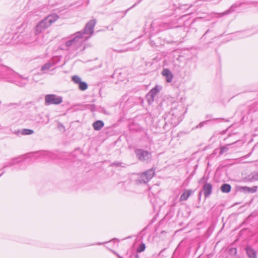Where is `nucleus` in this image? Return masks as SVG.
I'll list each match as a JSON object with an SVG mask.
<instances>
[{"instance_id": "obj_2", "label": "nucleus", "mask_w": 258, "mask_h": 258, "mask_svg": "<svg viewBox=\"0 0 258 258\" xmlns=\"http://www.w3.org/2000/svg\"><path fill=\"white\" fill-rule=\"evenodd\" d=\"M7 72L8 75L12 76V77L8 78V81L16 84L20 87L25 86L29 80L27 77H23L11 69H7Z\"/></svg>"}, {"instance_id": "obj_29", "label": "nucleus", "mask_w": 258, "mask_h": 258, "mask_svg": "<svg viewBox=\"0 0 258 258\" xmlns=\"http://www.w3.org/2000/svg\"><path fill=\"white\" fill-rule=\"evenodd\" d=\"M86 108L90 109L91 111H93L95 109V106L94 104H88L86 105Z\"/></svg>"}, {"instance_id": "obj_34", "label": "nucleus", "mask_w": 258, "mask_h": 258, "mask_svg": "<svg viewBox=\"0 0 258 258\" xmlns=\"http://www.w3.org/2000/svg\"><path fill=\"white\" fill-rule=\"evenodd\" d=\"M218 149H216L215 150H214V151H213V153L211 154V155H215L217 154V151H218Z\"/></svg>"}, {"instance_id": "obj_17", "label": "nucleus", "mask_w": 258, "mask_h": 258, "mask_svg": "<svg viewBox=\"0 0 258 258\" xmlns=\"http://www.w3.org/2000/svg\"><path fill=\"white\" fill-rule=\"evenodd\" d=\"M15 133L17 135L21 133L22 135H30L33 134L34 133V131L32 130L25 128L23 129L22 130H19L15 132Z\"/></svg>"}, {"instance_id": "obj_26", "label": "nucleus", "mask_w": 258, "mask_h": 258, "mask_svg": "<svg viewBox=\"0 0 258 258\" xmlns=\"http://www.w3.org/2000/svg\"><path fill=\"white\" fill-rule=\"evenodd\" d=\"M57 129L60 132H64V126L60 122H56Z\"/></svg>"}, {"instance_id": "obj_28", "label": "nucleus", "mask_w": 258, "mask_h": 258, "mask_svg": "<svg viewBox=\"0 0 258 258\" xmlns=\"http://www.w3.org/2000/svg\"><path fill=\"white\" fill-rule=\"evenodd\" d=\"M146 248L145 244L144 243L141 244L137 248V252H141L143 251Z\"/></svg>"}, {"instance_id": "obj_7", "label": "nucleus", "mask_w": 258, "mask_h": 258, "mask_svg": "<svg viewBox=\"0 0 258 258\" xmlns=\"http://www.w3.org/2000/svg\"><path fill=\"white\" fill-rule=\"evenodd\" d=\"M61 57V56L53 57L52 60L48 61L41 67V71L45 73L46 71L52 68L55 64L59 61Z\"/></svg>"}, {"instance_id": "obj_38", "label": "nucleus", "mask_w": 258, "mask_h": 258, "mask_svg": "<svg viewBox=\"0 0 258 258\" xmlns=\"http://www.w3.org/2000/svg\"><path fill=\"white\" fill-rule=\"evenodd\" d=\"M134 254H132L131 255H130L129 256V258H134Z\"/></svg>"}, {"instance_id": "obj_10", "label": "nucleus", "mask_w": 258, "mask_h": 258, "mask_svg": "<svg viewBox=\"0 0 258 258\" xmlns=\"http://www.w3.org/2000/svg\"><path fill=\"white\" fill-rule=\"evenodd\" d=\"M162 74L163 76L165 77L166 81L168 83H170L172 82L173 78V76L169 69H164L162 72Z\"/></svg>"}, {"instance_id": "obj_23", "label": "nucleus", "mask_w": 258, "mask_h": 258, "mask_svg": "<svg viewBox=\"0 0 258 258\" xmlns=\"http://www.w3.org/2000/svg\"><path fill=\"white\" fill-rule=\"evenodd\" d=\"M79 88L81 91H85L86 90L88 87V84L85 82L81 81L79 84Z\"/></svg>"}, {"instance_id": "obj_3", "label": "nucleus", "mask_w": 258, "mask_h": 258, "mask_svg": "<svg viewBox=\"0 0 258 258\" xmlns=\"http://www.w3.org/2000/svg\"><path fill=\"white\" fill-rule=\"evenodd\" d=\"M40 156L50 159H59L63 157V152H60L58 150H55L53 152L47 151H42L39 152Z\"/></svg>"}, {"instance_id": "obj_22", "label": "nucleus", "mask_w": 258, "mask_h": 258, "mask_svg": "<svg viewBox=\"0 0 258 258\" xmlns=\"http://www.w3.org/2000/svg\"><path fill=\"white\" fill-rule=\"evenodd\" d=\"M235 142L232 144H227L226 146H222L220 148L219 156L222 155L224 152L228 150V146L234 144Z\"/></svg>"}, {"instance_id": "obj_4", "label": "nucleus", "mask_w": 258, "mask_h": 258, "mask_svg": "<svg viewBox=\"0 0 258 258\" xmlns=\"http://www.w3.org/2000/svg\"><path fill=\"white\" fill-rule=\"evenodd\" d=\"M62 101V97L58 96L55 94H48L45 96V104L46 105L59 104Z\"/></svg>"}, {"instance_id": "obj_12", "label": "nucleus", "mask_w": 258, "mask_h": 258, "mask_svg": "<svg viewBox=\"0 0 258 258\" xmlns=\"http://www.w3.org/2000/svg\"><path fill=\"white\" fill-rule=\"evenodd\" d=\"M245 250L249 258H256V254L255 251L250 246H247L245 247Z\"/></svg>"}, {"instance_id": "obj_15", "label": "nucleus", "mask_w": 258, "mask_h": 258, "mask_svg": "<svg viewBox=\"0 0 258 258\" xmlns=\"http://www.w3.org/2000/svg\"><path fill=\"white\" fill-rule=\"evenodd\" d=\"M20 157L14 158L10 162H8L6 163L5 164L4 166V168H6L7 167L13 166L17 164H18L20 162V160H18V159Z\"/></svg>"}, {"instance_id": "obj_27", "label": "nucleus", "mask_w": 258, "mask_h": 258, "mask_svg": "<svg viewBox=\"0 0 258 258\" xmlns=\"http://www.w3.org/2000/svg\"><path fill=\"white\" fill-rule=\"evenodd\" d=\"M72 81L76 84H79L82 81L78 76H73L72 78Z\"/></svg>"}, {"instance_id": "obj_1", "label": "nucleus", "mask_w": 258, "mask_h": 258, "mask_svg": "<svg viewBox=\"0 0 258 258\" xmlns=\"http://www.w3.org/2000/svg\"><path fill=\"white\" fill-rule=\"evenodd\" d=\"M96 24L95 20H91L86 24L83 29V32L82 31L78 32L76 33V36L73 39L66 42V45L71 46L76 44L77 42L80 43L81 39L83 38V34H92L93 33V29Z\"/></svg>"}, {"instance_id": "obj_20", "label": "nucleus", "mask_w": 258, "mask_h": 258, "mask_svg": "<svg viewBox=\"0 0 258 258\" xmlns=\"http://www.w3.org/2000/svg\"><path fill=\"white\" fill-rule=\"evenodd\" d=\"M150 180V179H149L148 178V176H147V175H146V174H144V173H143L142 174V175L141 176L140 179H139L137 181L138 182H139V183H147L149 180Z\"/></svg>"}, {"instance_id": "obj_36", "label": "nucleus", "mask_w": 258, "mask_h": 258, "mask_svg": "<svg viewBox=\"0 0 258 258\" xmlns=\"http://www.w3.org/2000/svg\"><path fill=\"white\" fill-rule=\"evenodd\" d=\"M201 195H202V191H200V192L199 193V200L201 199Z\"/></svg>"}, {"instance_id": "obj_35", "label": "nucleus", "mask_w": 258, "mask_h": 258, "mask_svg": "<svg viewBox=\"0 0 258 258\" xmlns=\"http://www.w3.org/2000/svg\"><path fill=\"white\" fill-rule=\"evenodd\" d=\"M134 258H139V255L137 253L134 254Z\"/></svg>"}, {"instance_id": "obj_42", "label": "nucleus", "mask_w": 258, "mask_h": 258, "mask_svg": "<svg viewBox=\"0 0 258 258\" xmlns=\"http://www.w3.org/2000/svg\"><path fill=\"white\" fill-rule=\"evenodd\" d=\"M136 5H137V4H134V5L132 7V8H133V7H135Z\"/></svg>"}, {"instance_id": "obj_33", "label": "nucleus", "mask_w": 258, "mask_h": 258, "mask_svg": "<svg viewBox=\"0 0 258 258\" xmlns=\"http://www.w3.org/2000/svg\"><path fill=\"white\" fill-rule=\"evenodd\" d=\"M212 114H208L206 115V118L210 119V118H212Z\"/></svg>"}, {"instance_id": "obj_45", "label": "nucleus", "mask_w": 258, "mask_h": 258, "mask_svg": "<svg viewBox=\"0 0 258 258\" xmlns=\"http://www.w3.org/2000/svg\"><path fill=\"white\" fill-rule=\"evenodd\" d=\"M88 38H89V37H86L85 39H88Z\"/></svg>"}, {"instance_id": "obj_40", "label": "nucleus", "mask_w": 258, "mask_h": 258, "mask_svg": "<svg viewBox=\"0 0 258 258\" xmlns=\"http://www.w3.org/2000/svg\"><path fill=\"white\" fill-rule=\"evenodd\" d=\"M209 30H208L205 32V33L204 34V35H206V34H207L208 33H209Z\"/></svg>"}, {"instance_id": "obj_16", "label": "nucleus", "mask_w": 258, "mask_h": 258, "mask_svg": "<svg viewBox=\"0 0 258 258\" xmlns=\"http://www.w3.org/2000/svg\"><path fill=\"white\" fill-rule=\"evenodd\" d=\"M42 23H40V22L36 25L35 27V34L36 35H38L46 29L45 27L42 25Z\"/></svg>"}, {"instance_id": "obj_13", "label": "nucleus", "mask_w": 258, "mask_h": 258, "mask_svg": "<svg viewBox=\"0 0 258 258\" xmlns=\"http://www.w3.org/2000/svg\"><path fill=\"white\" fill-rule=\"evenodd\" d=\"M104 125V122L102 120H97L92 124L93 128L96 131L100 130Z\"/></svg>"}, {"instance_id": "obj_41", "label": "nucleus", "mask_w": 258, "mask_h": 258, "mask_svg": "<svg viewBox=\"0 0 258 258\" xmlns=\"http://www.w3.org/2000/svg\"><path fill=\"white\" fill-rule=\"evenodd\" d=\"M120 163H116V165L117 166H119V165H120Z\"/></svg>"}, {"instance_id": "obj_43", "label": "nucleus", "mask_w": 258, "mask_h": 258, "mask_svg": "<svg viewBox=\"0 0 258 258\" xmlns=\"http://www.w3.org/2000/svg\"><path fill=\"white\" fill-rule=\"evenodd\" d=\"M4 172H3L1 174H0V176L3 174H4Z\"/></svg>"}, {"instance_id": "obj_8", "label": "nucleus", "mask_w": 258, "mask_h": 258, "mask_svg": "<svg viewBox=\"0 0 258 258\" xmlns=\"http://www.w3.org/2000/svg\"><path fill=\"white\" fill-rule=\"evenodd\" d=\"M174 114L175 112L174 111H171L168 114L166 115L165 117V120H167L166 122V124L168 122L173 125L177 124L179 117L177 115H174Z\"/></svg>"}, {"instance_id": "obj_5", "label": "nucleus", "mask_w": 258, "mask_h": 258, "mask_svg": "<svg viewBox=\"0 0 258 258\" xmlns=\"http://www.w3.org/2000/svg\"><path fill=\"white\" fill-rule=\"evenodd\" d=\"M135 153L138 159L142 162H148L151 158V153L143 149H136Z\"/></svg>"}, {"instance_id": "obj_18", "label": "nucleus", "mask_w": 258, "mask_h": 258, "mask_svg": "<svg viewBox=\"0 0 258 258\" xmlns=\"http://www.w3.org/2000/svg\"><path fill=\"white\" fill-rule=\"evenodd\" d=\"M220 189L222 192L228 193L231 190V186L229 184L224 183L221 185Z\"/></svg>"}, {"instance_id": "obj_24", "label": "nucleus", "mask_w": 258, "mask_h": 258, "mask_svg": "<svg viewBox=\"0 0 258 258\" xmlns=\"http://www.w3.org/2000/svg\"><path fill=\"white\" fill-rule=\"evenodd\" d=\"M144 174H146V175H147V176H148V178L149 179H151L154 174H155V172H154V171L152 169H149L147 171H146V172H145L144 173H143Z\"/></svg>"}, {"instance_id": "obj_32", "label": "nucleus", "mask_w": 258, "mask_h": 258, "mask_svg": "<svg viewBox=\"0 0 258 258\" xmlns=\"http://www.w3.org/2000/svg\"><path fill=\"white\" fill-rule=\"evenodd\" d=\"M76 106L77 105H74L73 106L72 108H68L67 109V111H75L77 110V109L76 108Z\"/></svg>"}, {"instance_id": "obj_19", "label": "nucleus", "mask_w": 258, "mask_h": 258, "mask_svg": "<svg viewBox=\"0 0 258 258\" xmlns=\"http://www.w3.org/2000/svg\"><path fill=\"white\" fill-rule=\"evenodd\" d=\"M162 89V87L159 85L155 86V87L152 88L150 91V93L154 97Z\"/></svg>"}, {"instance_id": "obj_39", "label": "nucleus", "mask_w": 258, "mask_h": 258, "mask_svg": "<svg viewBox=\"0 0 258 258\" xmlns=\"http://www.w3.org/2000/svg\"><path fill=\"white\" fill-rule=\"evenodd\" d=\"M205 179V177H203L201 179V180H200V182H202V180H204Z\"/></svg>"}, {"instance_id": "obj_11", "label": "nucleus", "mask_w": 258, "mask_h": 258, "mask_svg": "<svg viewBox=\"0 0 258 258\" xmlns=\"http://www.w3.org/2000/svg\"><path fill=\"white\" fill-rule=\"evenodd\" d=\"M257 186H253L251 187L247 186H241L239 187V191L244 193H254L257 191Z\"/></svg>"}, {"instance_id": "obj_25", "label": "nucleus", "mask_w": 258, "mask_h": 258, "mask_svg": "<svg viewBox=\"0 0 258 258\" xmlns=\"http://www.w3.org/2000/svg\"><path fill=\"white\" fill-rule=\"evenodd\" d=\"M154 97L150 92H148L146 95V99L149 104H151L154 102Z\"/></svg>"}, {"instance_id": "obj_6", "label": "nucleus", "mask_w": 258, "mask_h": 258, "mask_svg": "<svg viewBox=\"0 0 258 258\" xmlns=\"http://www.w3.org/2000/svg\"><path fill=\"white\" fill-rule=\"evenodd\" d=\"M58 19V16L56 14H52L48 16L43 20L40 21L45 29L49 27L53 23L55 22Z\"/></svg>"}, {"instance_id": "obj_9", "label": "nucleus", "mask_w": 258, "mask_h": 258, "mask_svg": "<svg viewBox=\"0 0 258 258\" xmlns=\"http://www.w3.org/2000/svg\"><path fill=\"white\" fill-rule=\"evenodd\" d=\"M212 184L209 182H206L203 186L202 191L205 198H208L212 193Z\"/></svg>"}, {"instance_id": "obj_21", "label": "nucleus", "mask_w": 258, "mask_h": 258, "mask_svg": "<svg viewBox=\"0 0 258 258\" xmlns=\"http://www.w3.org/2000/svg\"><path fill=\"white\" fill-rule=\"evenodd\" d=\"M242 5V3H240L239 4H234L230 8L229 10H228L227 11H226L225 13H224V15H226V14H229L233 11H234L235 10V8H237V7H239L241 6V5Z\"/></svg>"}, {"instance_id": "obj_14", "label": "nucleus", "mask_w": 258, "mask_h": 258, "mask_svg": "<svg viewBox=\"0 0 258 258\" xmlns=\"http://www.w3.org/2000/svg\"><path fill=\"white\" fill-rule=\"evenodd\" d=\"M192 191L191 189H185L184 192L181 195L180 201H186L192 194Z\"/></svg>"}, {"instance_id": "obj_30", "label": "nucleus", "mask_w": 258, "mask_h": 258, "mask_svg": "<svg viewBox=\"0 0 258 258\" xmlns=\"http://www.w3.org/2000/svg\"><path fill=\"white\" fill-rule=\"evenodd\" d=\"M251 181H257L258 180V172L256 174H253L251 178L250 179Z\"/></svg>"}, {"instance_id": "obj_37", "label": "nucleus", "mask_w": 258, "mask_h": 258, "mask_svg": "<svg viewBox=\"0 0 258 258\" xmlns=\"http://www.w3.org/2000/svg\"><path fill=\"white\" fill-rule=\"evenodd\" d=\"M114 253L118 256V258H123L122 256H121L120 255H119L118 254H117V253H116L115 252H114Z\"/></svg>"}, {"instance_id": "obj_44", "label": "nucleus", "mask_w": 258, "mask_h": 258, "mask_svg": "<svg viewBox=\"0 0 258 258\" xmlns=\"http://www.w3.org/2000/svg\"><path fill=\"white\" fill-rule=\"evenodd\" d=\"M142 0H139L138 3H140Z\"/></svg>"}, {"instance_id": "obj_31", "label": "nucleus", "mask_w": 258, "mask_h": 258, "mask_svg": "<svg viewBox=\"0 0 258 258\" xmlns=\"http://www.w3.org/2000/svg\"><path fill=\"white\" fill-rule=\"evenodd\" d=\"M209 120H206V121H203V122H201V123H200L196 127V128H201L202 127H203L204 125V124H205L206 122H207L208 121H209Z\"/></svg>"}]
</instances>
